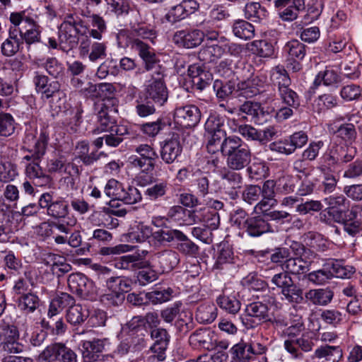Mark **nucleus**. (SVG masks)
I'll use <instances>...</instances> for the list:
<instances>
[{"label": "nucleus", "mask_w": 362, "mask_h": 362, "mask_svg": "<svg viewBox=\"0 0 362 362\" xmlns=\"http://www.w3.org/2000/svg\"><path fill=\"white\" fill-rule=\"evenodd\" d=\"M49 141V134L47 129H40L39 134L35 137L34 144L27 148L28 154L23 156L21 163L25 168V173L32 180H42L47 182L49 180L40 165V163L46 154Z\"/></svg>", "instance_id": "obj_1"}, {"label": "nucleus", "mask_w": 362, "mask_h": 362, "mask_svg": "<svg viewBox=\"0 0 362 362\" xmlns=\"http://www.w3.org/2000/svg\"><path fill=\"white\" fill-rule=\"evenodd\" d=\"M221 151L226 158L228 168L233 170H240L251 161L252 153L249 146L236 136L226 138L221 143Z\"/></svg>", "instance_id": "obj_2"}, {"label": "nucleus", "mask_w": 362, "mask_h": 362, "mask_svg": "<svg viewBox=\"0 0 362 362\" xmlns=\"http://www.w3.org/2000/svg\"><path fill=\"white\" fill-rule=\"evenodd\" d=\"M37 16L31 14L28 10L12 12L9 21L13 25L18 28V33L26 45L40 42L41 27L36 21Z\"/></svg>", "instance_id": "obj_3"}, {"label": "nucleus", "mask_w": 362, "mask_h": 362, "mask_svg": "<svg viewBox=\"0 0 362 362\" xmlns=\"http://www.w3.org/2000/svg\"><path fill=\"white\" fill-rule=\"evenodd\" d=\"M355 272L353 267H346L342 261L330 259L323 265V268L308 274V280L315 285H324L334 276L349 278Z\"/></svg>", "instance_id": "obj_4"}, {"label": "nucleus", "mask_w": 362, "mask_h": 362, "mask_svg": "<svg viewBox=\"0 0 362 362\" xmlns=\"http://www.w3.org/2000/svg\"><path fill=\"white\" fill-rule=\"evenodd\" d=\"M82 20L76 14H67L59 28V47L66 52L80 45L78 37V27L82 26Z\"/></svg>", "instance_id": "obj_5"}, {"label": "nucleus", "mask_w": 362, "mask_h": 362, "mask_svg": "<svg viewBox=\"0 0 362 362\" xmlns=\"http://www.w3.org/2000/svg\"><path fill=\"white\" fill-rule=\"evenodd\" d=\"M356 154V146L333 143L323 154L322 159L327 167L335 168L352 161Z\"/></svg>", "instance_id": "obj_6"}, {"label": "nucleus", "mask_w": 362, "mask_h": 362, "mask_svg": "<svg viewBox=\"0 0 362 362\" xmlns=\"http://www.w3.org/2000/svg\"><path fill=\"white\" fill-rule=\"evenodd\" d=\"M19 332L17 327L5 319L0 321V347L8 354H19L23 345L18 342Z\"/></svg>", "instance_id": "obj_7"}, {"label": "nucleus", "mask_w": 362, "mask_h": 362, "mask_svg": "<svg viewBox=\"0 0 362 362\" xmlns=\"http://www.w3.org/2000/svg\"><path fill=\"white\" fill-rule=\"evenodd\" d=\"M163 220L175 222L179 226H190L201 221L196 211H190L179 205L171 206L165 216L153 217L152 223L159 226V223Z\"/></svg>", "instance_id": "obj_8"}, {"label": "nucleus", "mask_w": 362, "mask_h": 362, "mask_svg": "<svg viewBox=\"0 0 362 362\" xmlns=\"http://www.w3.org/2000/svg\"><path fill=\"white\" fill-rule=\"evenodd\" d=\"M41 209L47 211V214L55 219H64L69 214V202L63 197L54 198L49 192L41 194L39 198Z\"/></svg>", "instance_id": "obj_9"}, {"label": "nucleus", "mask_w": 362, "mask_h": 362, "mask_svg": "<svg viewBox=\"0 0 362 362\" xmlns=\"http://www.w3.org/2000/svg\"><path fill=\"white\" fill-rule=\"evenodd\" d=\"M267 351V346L259 342L250 343L241 340L232 347L231 354L237 362H252Z\"/></svg>", "instance_id": "obj_10"}, {"label": "nucleus", "mask_w": 362, "mask_h": 362, "mask_svg": "<svg viewBox=\"0 0 362 362\" xmlns=\"http://www.w3.org/2000/svg\"><path fill=\"white\" fill-rule=\"evenodd\" d=\"M164 75L157 71L148 80L146 88V98L158 105H163L168 100V89L164 82Z\"/></svg>", "instance_id": "obj_11"}, {"label": "nucleus", "mask_w": 362, "mask_h": 362, "mask_svg": "<svg viewBox=\"0 0 362 362\" xmlns=\"http://www.w3.org/2000/svg\"><path fill=\"white\" fill-rule=\"evenodd\" d=\"M119 336L128 337L134 344L145 345L148 330L144 325V320L140 315L133 317L129 321L122 326Z\"/></svg>", "instance_id": "obj_12"}, {"label": "nucleus", "mask_w": 362, "mask_h": 362, "mask_svg": "<svg viewBox=\"0 0 362 362\" xmlns=\"http://www.w3.org/2000/svg\"><path fill=\"white\" fill-rule=\"evenodd\" d=\"M81 57H88L91 62L104 59L107 56L105 42H92L88 35L82 36L78 46Z\"/></svg>", "instance_id": "obj_13"}, {"label": "nucleus", "mask_w": 362, "mask_h": 362, "mask_svg": "<svg viewBox=\"0 0 362 362\" xmlns=\"http://www.w3.org/2000/svg\"><path fill=\"white\" fill-rule=\"evenodd\" d=\"M173 119L176 124L182 128H192L199 122L201 112L194 105L177 107L174 110Z\"/></svg>", "instance_id": "obj_14"}, {"label": "nucleus", "mask_w": 362, "mask_h": 362, "mask_svg": "<svg viewBox=\"0 0 362 362\" xmlns=\"http://www.w3.org/2000/svg\"><path fill=\"white\" fill-rule=\"evenodd\" d=\"M67 283L70 291L81 298H88L95 292L93 282L82 274H70Z\"/></svg>", "instance_id": "obj_15"}, {"label": "nucleus", "mask_w": 362, "mask_h": 362, "mask_svg": "<svg viewBox=\"0 0 362 362\" xmlns=\"http://www.w3.org/2000/svg\"><path fill=\"white\" fill-rule=\"evenodd\" d=\"M243 231L250 237L257 238L263 234L274 232V229L264 216L258 215L247 217Z\"/></svg>", "instance_id": "obj_16"}, {"label": "nucleus", "mask_w": 362, "mask_h": 362, "mask_svg": "<svg viewBox=\"0 0 362 362\" xmlns=\"http://www.w3.org/2000/svg\"><path fill=\"white\" fill-rule=\"evenodd\" d=\"M204 38V34L199 30H180L175 33L173 41L179 47L190 49L201 45Z\"/></svg>", "instance_id": "obj_17"}, {"label": "nucleus", "mask_w": 362, "mask_h": 362, "mask_svg": "<svg viewBox=\"0 0 362 362\" xmlns=\"http://www.w3.org/2000/svg\"><path fill=\"white\" fill-rule=\"evenodd\" d=\"M132 49L143 60L147 71L153 69L154 64L158 62L154 49L141 39L137 37L132 42Z\"/></svg>", "instance_id": "obj_18"}, {"label": "nucleus", "mask_w": 362, "mask_h": 362, "mask_svg": "<svg viewBox=\"0 0 362 362\" xmlns=\"http://www.w3.org/2000/svg\"><path fill=\"white\" fill-rule=\"evenodd\" d=\"M343 357L339 346H321L315 349L310 360L306 362H339Z\"/></svg>", "instance_id": "obj_19"}, {"label": "nucleus", "mask_w": 362, "mask_h": 362, "mask_svg": "<svg viewBox=\"0 0 362 362\" xmlns=\"http://www.w3.org/2000/svg\"><path fill=\"white\" fill-rule=\"evenodd\" d=\"M343 226L344 231L351 236L362 231V206H355L346 211Z\"/></svg>", "instance_id": "obj_20"}, {"label": "nucleus", "mask_w": 362, "mask_h": 362, "mask_svg": "<svg viewBox=\"0 0 362 362\" xmlns=\"http://www.w3.org/2000/svg\"><path fill=\"white\" fill-rule=\"evenodd\" d=\"M182 151L179 136L173 135L161 146L160 158L166 164H171L180 156Z\"/></svg>", "instance_id": "obj_21"}, {"label": "nucleus", "mask_w": 362, "mask_h": 362, "mask_svg": "<svg viewBox=\"0 0 362 362\" xmlns=\"http://www.w3.org/2000/svg\"><path fill=\"white\" fill-rule=\"evenodd\" d=\"M238 111L250 117V120L257 124H264L269 116V113L263 110L260 103L251 100H247L240 105Z\"/></svg>", "instance_id": "obj_22"}, {"label": "nucleus", "mask_w": 362, "mask_h": 362, "mask_svg": "<svg viewBox=\"0 0 362 362\" xmlns=\"http://www.w3.org/2000/svg\"><path fill=\"white\" fill-rule=\"evenodd\" d=\"M8 33V37L1 44V52L4 56L11 57L19 51L23 42L16 25H11Z\"/></svg>", "instance_id": "obj_23"}, {"label": "nucleus", "mask_w": 362, "mask_h": 362, "mask_svg": "<svg viewBox=\"0 0 362 362\" xmlns=\"http://www.w3.org/2000/svg\"><path fill=\"white\" fill-rule=\"evenodd\" d=\"M43 262L50 267L52 274L58 277L68 273L71 269V266L67 263L65 257L54 253L45 255Z\"/></svg>", "instance_id": "obj_24"}, {"label": "nucleus", "mask_w": 362, "mask_h": 362, "mask_svg": "<svg viewBox=\"0 0 362 362\" xmlns=\"http://www.w3.org/2000/svg\"><path fill=\"white\" fill-rule=\"evenodd\" d=\"M89 143L85 140L78 141L75 148V158L79 159L86 166L93 165L100 158L101 156L105 155L103 152L98 151L89 153Z\"/></svg>", "instance_id": "obj_25"}, {"label": "nucleus", "mask_w": 362, "mask_h": 362, "mask_svg": "<svg viewBox=\"0 0 362 362\" xmlns=\"http://www.w3.org/2000/svg\"><path fill=\"white\" fill-rule=\"evenodd\" d=\"M160 271L169 272L174 269L180 263L179 254L173 250H165L155 255Z\"/></svg>", "instance_id": "obj_26"}, {"label": "nucleus", "mask_w": 362, "mask_h": 362, "mask_svg": "<svg viewBox=\"0 0 362 362\" xmlns=\"http://www.w3.org/2000/svg\"><path fill=\"white\" fill-rule=\"evenodd\" d=\"M216 302L221 309L231 315H235L240 310V301L234 295L228 293L227 289L223 290Z\"/></svg>", "instance_id": "obj_27"}, {"label": "nucleus", "mask_w": 362, "mask_h": 362, "mask_svg": "<svg viewBox=\"0 0 362 362\" xmlns=\"http://www.w3.org/2000/svg\"><path fill=\"white\" fill-rule=\"evenodd\" d=\"M211 332L206 328L195 330L189 337V343L193 349H212Z\"/></svg>", "instance_id": "obj_28"}, {"label": "nucleus", "mask_w": 362, "mask_h": 362, "mask_svg": "<svg viewBox=\"0 0 362 362\" xmlns=\"http://www.w3.org/2000/svg\"><path fill=\"white\" fill-rule=\"evenodd\" d=\"M334 293L328 288L310 289L305 293V298L314 305L325 306L333 299Z\"/></svg>", "instance_id": "obj_29"}, {"label": "nucleus", "mask_w": 362, "mask_h": 362, "mask_svg": "<svg viewBox=\"0 0 362 362\" xmlns=\"http://www.w3.org/2000/svg\"><path fill=\"white\" fill-rule=\"evenodd\" d=\"M75 303V299L66 293H61L52 300L49 310L48 316L52 317L62 312L64 308H69Z\"/></svg>", "instance_id": "obj_30"}, {"label": "nucleus", "mask_w": 362, "mask_h": 362, "mask_svg": "<svg viewBox=\"0 0 362 362\" xmlns=\"http://www.w3.org/2000/svg\"><path fill=\"white\" fill-rule=\"evenodd\" d=\"M146 265L147 262L137 253L122 256L115 263L117 268L127 270H136Z\"/></svg>", "instance_id": "obj_31"}, {"label": "nucleus", "mask_w": 362, "mask_h": 362, "mask_svg": "<svg viewBox=\"0 0 362 362\" xmlns=\"http://www.w3.org/2000/svg\"><path fill=\"white\" fill-rule=\"evenodd\" d=\"M310 265V262L302 257H291L285 260L284 269L288 274L300 275L309 271Z\"/></svg>", "instance_id": "obj_32"}, {"label": "nucleus", "mask_w": 362, "mask_h": 362, "mask_svg": "<svg viewBox=\"0 0 362 362\" xmlns=\"http://www.w3.org/2000/svg\"><path fill=\"white\" fill-rule=\"evenodd\" d=\"M89 317L88 310L80 304H74L66 313V321L73 326L83 324Z\"/></svg>", "instance_id": "obj_33"}, {"label": "nucleus", "mask_w": 362, "mask_h": 362, "mask_svg": "<svg viewBox=\"0 0 362 362\" xmlns=\"http://www.w3.org/2000/svg\"><path fill=\"white\" fill-rule=\"evenodd\" d=\"M270 79L277 91L291 86V80L284 66L277 65L271 70Z\"/></svg>", "instance_id": "obj_34"}, {"label": "nucleus", "mask_w": 362, "mask_h": 362, "mask_svg": "<svg viewBox=\"0 0 362 362\" xmlns=\"http://www.w3.org/2000/svg\"><path fill=\"white\" fill-rule=\"evenodd\" d=\"M176 240L177 243L175 249L181 254L189 257H196L199 254V246L183 232L180 231Z\"/></svg>", "instance_id": "obj_35"}, {"label": "nucleus", "mask_w": 362, "mask_h": 362, "mask_svg": "<svg viewBox=\"0 0 362 362\" xmlns=\"http://www.w3.org/2000/svg\"><path fill=\"white\" fill-rule=\"evenodd\" d=\"M152 235L150 226L144 223H135L131 226L127 234L129 241L132 243H143Z\"/></svg>", "instance_id": "obj_36"}, {"label": "nucleus", "mask_w": 362, "mask_h": 362, "mask_svg": "<svg viewBox=\"0 0 362 362\" xmlns=\"http://www.w3.org/2000/svg\"><path fill=\"white\" fill-rule=\"evenodd\" d=\"M261 86V80L255 76H251L246 80L240 81L238 83V88L241 91V94L246 98H252L259 93Z\"/></svg>", "instance_id": "obj_37"}, {"label": "nucleus", "mask_w": 362, "mask_h": 362, "mask_svg": "<svg viewBox=\"0 0 362 362\" xmlns=\"http://www.w3.org/2000/svg\"><path fill=\"white\" fill-rule=\"evenodd\" d=\"M223 53V45L218 44L205 45L199 52L198 57L204 63L213 62L221 58Z\"/></svg>", "instance_id": "obj_38"}, {"label": "nucleus", "mask_w": 362, "mask_h": 362, "mask_svg": "<svg viewBox=\"0 0 362 362\" xmlns=\"http://www.w3.org/2000/svg\"><path fill=\"white\" fill-rule=\"evenodd\" d=\"M245 312L250 317H254L261 322L270 321L267 305L259 302H253L246 306Z\"/></svg>", "instance_id": "obj_39"}, {"label": "nucleus", "mask_w": 362, "mask_h": 362, "mask_svg": "<svg viewBox=\"0 0 362 362\" xmlns=\"http://www.w3.org/2000/svg\"><path fill=\"white\" fill-rule=\"evenodd\" d=\"M197 320L202 324L212 322L217 317V308L211 303L201 304L195 314Z\"/></svg>", "instance_id": "obj_40"}, {"label": "nucleus", "mask_w": 362, "mask_h": 362, "mask_svg": "<svg viewBox=\"0 0 362 362\" xmlns=\"http://www.w3.org/2000/svg\"><path fill=\"white\" fill-rule=\"evenodd\" d=\"M305 8L304 0H294L291 4L281 9L278 15L283 21L291 22L296 20L299 12L303 11Z\"/></svg>", "instance_id": "obj_41"}, {"label": "nucleus", "mask_w": 362, "mask_h": 362, "mask_svg": "<svg viewBox=\"0 0 362 362\" xmlns=\"http://www.w3.org/2000/svg\"><path fill=\"white\" fill-rule=\"evenodd\" d=\"M337 138L343 141L342 144L352 146L357 138V132L355 126L351 123H344L339 125L336 131L334 132Z\"/></svg>", "instance_id": "obj_42"}, {"label": "nucleus", "mask_w": 362, "mask_h": 362, "mask_svg": "<svg viewBox=\"0 0 362 362\" xmlns=\"http://www.w3.org/2000/svg\"><path fill=\"white\" fill-rule=\"evenodd\" d=\"M282 299L291 304H300L304 300L305 294L303 289L299 284L294 282L291 284L288 288L281 291Z\"/></svg>", "instance_id": "obj_43"}, {"label": "nucleus", "mask_w": 362, "mask_h": 362, "mask_svg": "<svg viewBox=\"0 0 362 362\" xmlns=\"http://www.w3.org/2000/svg\"><path fill=\"white\" fill-rule=\"evenodd\" d=\"M233 33L240 39L250 40L255 36V27L247 21L238 20L233 25Z\"/></svg>", "instance_id": "obj_44"}, {"label": "nucleus", "mask_w": 362, "mask_h": 362, "mask_svg": "<svg viewBox=\"0 0 362 362\" xmlns=\"http://www.w3.org/2000/svg\"><path fill=\"white\" fill-rule=\"evenodd\" d=\"M284 52L287 54L288 59H303L306 54V46L298 40H293L286 42Z\"/></svg>", "instance_id": "obj_45"}, {"label": "nucleus", "mask_w": 362, "mask_h": 362, "mask_svg": "<svg viewBox=\"0 0 362 362\" xmlns=\"http://www.w3.org/2000/svg\"><path fill=\"white\" fill-rule=\"evenodd\" d=\"M250 47V50L260 57L269 58L274 54L273 45L266 40H254Z\"/></svg>", "instance_id": "obj_46"}, {"label": "nucleus", "mask_w": 362, "mask_h": 362, "mask_svg": "<svg viewBox=\"0 0 362 362\" xmlns=\"http://www.w3.org/2000/svg\"><path fill=\"white\" fill-rule=\"evenodd\" d=\"M341 81L339 74L333 69L326 67L324 71H320L315 77V83L326 86H334Z\"/></svg>", "instance_id": "obj_47"}, {"label": "nucleus", "mask_w": 362, "mask_h": 362, "mask_svg": "<svg viewBox=\"0 0 362 362\" xmlns=\"http://www.w3.org/2000/svg\"><path fill=\"white\" fill-rule=\"evenodd\" d=\"M339 95L345 102L360 101L362 100V88L357 84H347L341 88Z\"/></svg>", "instance_id": "obj_48"}, {"label": "nucleus", "mask_w": 362, "mask_h": 362, "mask_svg": "<svg viewBox=\"0 0 362 362\" xmlns=\"http://www.w3.org/2000/svg\"><path fill=\"white\" fill-rule=\"evenodd\" d=\"M267 14V11L259 3L251 2L245 5V16L249 20L259 21L266 18Z\"/></svg>", "instance_id": "obj_49"}, {"label": "nucleus", "mask_w": 362, "mask_h": 362, "mask_svg": "<svg viewBox=\"0 0 362 362\" xmlns=\"http://www.w3.org/2000/svg\"><path fill=\"white\" fill-rule=\"evenodd\" d=\"M18 306L25 313H33L39 306V298L31 293L23 294L18 300Z\"/></svg>", "instance_id": "obj_50"}, {"label": "nucleus", "mask_w": 362, "mask_h": 362, "mask_svg": "<svg viewBox=\"0 0 362 362\" xmlns=\"http://www.w3.org/2000/svg\"><path fill=\"white\" fill-rule=\"evenodd\" d=\"M106 285L108 290L116 291L121 294H124L131 288V281L120 276H110L106 280Z\"/></svg>", "instance_id": "obj_51"}, {"label": "nucleus", "mask_w": 362, "mask_h": 362, "mask_svg": "<svg viewBox=\"0 0 362 362\" xmlns=\"http://www.w3.org/2000/svg\"><path fill=\"white\" fill-rule=\"evenodd\" d=\"M181 230L177 229H164L160 228L158 230L152 232V238L153 240L163 245L171 243L174 240H177Z\"/></svg>", "instance_id": "obj_52"}, {"label": "nucleus", "mask_w": 362, "mask_h": 362, "mask_svg": "<svg viewBox=\"0 0 362 362\" xmlns=\"http://www.w3.org/2000/svg\"><path fill=\"white\" fill-rule=\"evenodd\" d=\"M278 95L282 103L287 106L295 109H297L300 106V97L296 91L291 88V86L279 90Z\"/></svg>", "instance_id": "obj_53"}, {"label": "nucleus", "mask_w": 362, "mask_h": 362, "mask_svg": "<svg viewBox=\"0 0 362 362\" xmlns=\"http://www.w3.org/2000/svg\"><path fill=\"white\" fill-rule=\"evenodd\" d=\"M187 17L185 9L180 3L171 6L164 16L163 19L170 25H175Z\"/></svg>", "instance_id": "obj_54"}, {"label": "nucleus", "mask_w": 362, "mask_h": 362, "mask_svg": "<svg viewBox=\"0 0 362 362\" xmlns=\"http://www.w3.org/2000/svg\"><path fill=\"white\" fill-rule=\"evenodd\" d=\"M18 175L17 167L10 161H0V181L8 182Z\"/></svg>", "instance_id": "obj_55"}, {"label": "nucleus", "mask_w": 362, "mask_h": 362, "mask_svg": "<svg viewBox=\"0 0 362 362\" xmlns=\"http://www.w3.org/2000/svg\"><path fill=\"white\" fill-rule=\"evenodd\" d=\"M226 131H218L215 133H208V142L206 145L207 150L209 153H214L221 150V146L223 141L228 138Z\"/></svg>", "instance_id": "obj_56"}, {"label": "nucleus", "mask_w": 362, "mask_h": 362, "mask_svg": "<svg viewBox=\"0 0 362 362\" xmlns=\"http://www.w3.org/2000/svg\"><path fill=\"white\" fill-rule=\"evenodd\" d=\"M242 284L249 289L254 291H264L267 288V284L257 274L250 273L241 281Z\"/></svg>", "instance_id": "obj_57"}, {"label": "nucleus", "mask_w": 362, "mask_h": 362, "mask_svg": "<svg viewBox=\"0 0 362 362\" xmlns=\"http://www.w3.org/2000/svg\"><path fill=\"white\" fill-rule=\"evenodd\" d=\"M345 316L341 311L336 309H325L321 311L320 318L322 320L334 327L340 325Z\"/></svg>", "instance_id": "obj_58"}, {"label": "nucleus", "mask_w": 362, "mask_h": 362, "mask_svg": "<svg viewBox=\"0 0 362 362\" xmlns=\"http://www.w3.org/2000/svg\"><path fill=\"white\" fill-rule=\"evenodd\" d=\"M168 189L167 181H161L149 186L146 190V195L151 201H156L164 197Z\"/></svg>", "instance_id": "obj_59"}, {"label": "nucleus", "mask_w": 362, "mask_h": 362, "mask_svg": "<svg viewBox=\"0 0 362 362\" xmlns=\"http://www.w3.org/2000/svg\"><path fill=\"white\" fill-rule=\"evenodd\" d=\"M269 168L264 162L254 161L247 168L250 178L259 180L265 177L268 174Z\"/></svg>", "instance_id": "obj_60"}, {"label": "nucleus", "mask_w": 362, "mask_h": 362, "mask_svg": "<svg viewBox=\"0 0 362 362\" xmlns=\"http://www.w3.org/2000/svg\"><path fill=\"white\" fill-rule=\"evenodd\" d=\"M142 199L141 194L139 190L134 186H124L119 201L127 204H134L139 202Z\"/></svg>", "instance_id": "obj_61"}, {"label": "nucleus", "mask_w": 362, "mask_h": 362, "mask_svg": "<svg viewBox=\"0 0 362 362\" xmlns=\"http://www.w3.org/2000/svg\"><path fill=\"white\" fill-rule=\"evenodd\" d=\"M318 111L322 112L332 109L338 106L337 97L330 93H324L318 96L316 100Z\"/></svg>", "instance_id": "obj_62"}, {"label": "nucleus", "mask_w": 362, "mask_h": 362, "mask_svg": "<svg viewBox=\"0 0 362 362\" xmlns=\"http://www.w3.org/2000/svg\"><path fill=\"white\" fill-rule=\"evenodd\" d=\"M123 189V184L112 178L107 182L104 188V192L108 197L119 200Z\"/></svg>", "instance_id": "obj_63"}, {"label": "nucleus", "mask_w": 362, "mask_h": 362, "mask_svg": "<svg viewBox=\"0 0 362 362\" xmlns=\"http://www.w3.org/2000/svg\"><path fill=\"white\" fill-rule=\"evenodd\" d=\"M15 121L11 115L0 113V136H8L15 130Z\"/></svg>", "instance_id": "obj_64"}]
</instances>
